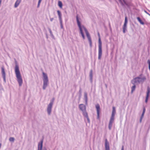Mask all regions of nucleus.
Here are the masks:
<instances>
[{
	"label": "nucleus",
	"instance_id": "nucleus-1",
	"mask_svg": "<svg viewBox=\"0 0 150 150\" xmlns=\"http://www.w3.org/2000/svg\"><path fill=\"white\" fill-rule=\"evenodd\" d=\"M15 72L19 86H20L22 85L23 80L19 70V66L16 62L15 67Z\"/></svg>",
	"mask_w": 150,
	"mask_h": 150
},
{
	"label": "nucleus",
	"instance_id": "nucleus-2",
	"mask_svg": "<svg viewBox=\"0 0 150 150\" xmlns=\"http://www.w3.org/2000/svg\"><path fill=\"white\" fill-rule=\"evenodd\" d=\"M146 79L145 77L142 74H141L139 76L133 79L131 81V83L133 84H142Z\"/></svg>",
	"mask_w": 150,
	"mask_h": 150
},
{
	"label": "nucleus",
	"instance_id": "nucleus-3",
	"mask_svg": "<svg viewBox=\"0 0 150 150\" xmlns=\"http://www.w3.org/2000/svg\"><path fill=\"white\" fill-rule=\"evenodd\" d=\"M98 59H100L102 55V44L100 34L98 33Z\"/></svg>",
	"mask_w": 150,
	"mask_h": 150
},
{
	"label": "nucleus",
	"instance_id": "nucleus-4",
	"mask_svg": "<svg viewBox=\"0 0 150 150\" xmlns=\"http://www.w3.org/2000/svg\"><path fill=\"white\" fill-rule=\"evenodd\" d=\"M76 20L77 23V25L79 28L80 33L81 34L82 36L83 39H85V36L84 35L83 29V26H84L83 25H81L80 21L79 20V19L77 16H76Z\"/></svg>",
	"mask_w": 150,
	"mask_h": 150
},
{
	"label": "nucleus",
	"instance_id": "nucleus-5",
	"mask_svg": "<svg viewBox=\"0 0 150 150\" xmlns=\"http://www.w3.org/2000/svg\"><path fill=\"white\" fill-rule=\"evenodd\" d=\"M42 75L43 81V89L44 90H45L47 86L48 82V79L47 75L46 73L43 72Z\"/></svg>",
	"mask_w": 150,
	"mask_h": 150
},
{
	"label": "nucleus",
	"instance_id": "nucleus-6",
	"mask_svg": "<svg viewBox=\"0 0 150 150\" xmlns=\"http://www.w3.org/2000/svg\"><path fill=\"white\" fill-rule=\"evenodd\" d=\"M83 30H84L86 34V36L88 38V40L89 45L90 46V47H92V40H91V37L90 36V34L89 33H88V30H87L86 28L84 27L83 26Z\"/></svg>",
	"mask_w": 150,
	"mask_h": 150
},
{
	"label": "nucleus",
	"instance_id": "nucleus-7",
	"mask_svg": "<svg viewBox=\"0 0 150 150\" xmlns=\"http://www.w3.org/2000/svg\"><path fill=\"white\" fill-rule=\"evenodd\" d=\"M79 108L82 111L83 115H85V114L87 113L86 111V107L85 105L83 104H80L79 105Z\"/></svg>",
	"mask_w": 150,
	"mask_h": 150
},
{
	"label": "nucleus",
	"instance_id": "nucleus-8",
	"mask_svg": "<svg viewBox=\"0 0 150 150\" xmlns=\"http://www.w3.org/2000/svg\"><path fill=\"white\" fill-rule=\"evenodd\" d=\"M52 102H50L48 105L47 109V111L48 115H50L51 113L52 108Z\"/></svg>",
	"mask_w": 150,
	"mask_h": 150
},
{
	"label": "nucleus",
	"instance_id": "nucleus-9",
	"mask_svg": "<svg viewBox=\"0 0 150 150\" xmlns=\"http://www.w3.org/2000/svg\"><path fill=\"white\" fill-rule=\"evenodd\" d=\"M127 17L126 16L125 18V22L123 27V31L124 33H125L127 30Z\"/></svg>",
	"mask_w": 150,
	"mask_h": 150
},
{
	"label": "nucleus",
	"instance_id": "nucleus-10",
	"mask_svg": "<svg viewBox=\"0 0 150 150\" xmlns=\"http://www.w3.org/2000/svg\"><path fill=\"white\" fill-rule=\"evenodd\" d=\"M1 74L4 82L6 83V74L4 68L3 67H1Z\"/></svg>",
	"mask_w": 150,
	"mask_h": 150
},
{
	"label": "nucleus",
	"instance_id": "nucleus-11",
	"mask_svg": "<svg viewBox=\"0 0 150 150\" xmlns=\"http://www.w3.org/2000/svg\"><path fill=\"white\" fill-rule=\"evenodd\" d=\"M96 109L97 112V119H99V113L100 111V108L99 105L98 104H96Z\"/></svg>",
	"mask_w": 150,
	"mask_h": 150
},
{
	"label": "nucleus",
	"instance_id": "nucleus-12",
	"mask_svg": "<svg viewBox=\"0 0 150 150\" xmlns=\"http://www.w3.org/2000/svg\"><path fill=\"white\" fill-rule=\"evenodd\" d=\"M105 150H110L109 143L107 139H105Z\"/></svg>",
	"mask_w": 150,
	"mask_h": 150
},
{
	"label": "nucleus",
	"instance_id": "nucleus-13",
	"mask_svg": "<svg viewBox=\"0 0 150 150\" xmlns=\"http://www.w3.org/2000/svg\"><path fill=\"white\" fill-rule=\"evenodd\" d=\"M121 5L123 6L127 5V4L125 0H118Z\"/></svg>",
	"mask_w": 150,
	"mask_h": 150
},
{
	"label": "nucleus",
	"instance_id": "nucleus-14",
	"mask_svg": "<svg viewBox=\"0 0 150 150\" xmlns=\"http://www.w3.org/2000/svg\"><path fill=\"white\" fill-rule=\"evenodd\" d=\"M21 1V0H17L15 4L14 7L15 8L17 7L20 4Z\"/></svg>",
	"mask_w": 150,
	"mask_h": 150
},
{
	"label": "nucleus",
	"instance_id": "nucleus-15",
	"mask_svg": "<svg viewBox=\"0 0 150 150\" xmlns=\"http://www.w3.org/2000/svg\"><path fill=\"white\" fill-rule=\"evenodd\" d=\"M84 97L85 101V104L87 105V104L88 98L87 94L85 92L84 93Z\"/></svg>",
	"mask_w": 150,
	"mask_h": 150
},
{
	"label": "nucleus",
	"instance_id": "nucleus-16",
	"mask_svg": "<svg viewBox=\"0 0 150 150\" xmlns=\"http://www.w3.org/2000/svg\"><path fill=\"white\" fill-rule=\"evenodd\" d=\"M150 93V88L149 87H148L147 88V91L146 92V97L147 98H149V94Z\"/></svg>",
	"mask_w": 150,
	"mask_h": 150
},
{
	"label": "nucleus",
	"instance_id": "nucleus-17",
	"mask_svg": "<svg viewBox=\"0 0 150 150\" xmlns=\"http://www.w3.org/2000/svg\"><path fill=\"white\" fill-rule=\"evenodd\" d=\"M116 113L115 108V107H112V115H115Z\"/></svg>",
	"mask_w": 150,
	"mask_h": 150
},
{
	"label": "nucleus",
	"instance_id": "nucleus-18",
	"mask_svg": "<svg viewBox=\"0 0 150 150\" xmlns=\"http://www.w3.org/2000/svg\"><path fill=\"white\" fill-rule=\"evenodd\" d=\"M113 122V121L110 120L108 126L109 129L110 130L111 129V128Z\"/></svg>",
	"mask_w": 150,
	"mask_h": 150
},
{
	"label": "nucleus",
	"instance_id": "nucleus-19",
	"mask_svg": "<svg viewBox=\"0 0 150 150\" xmlns=\"http://www.w3.org/2000/svg\"><path fill=\"white\" fill-rule=\"evenodd\" d=\"M89 76L91 82L92 81L93 78V71L92 70H91Z\"/></svg>",
	"mask_w": 150,
	"mask_h": 150
},
{
	"label": "nucleus",
	"instance_id": "nucleus-20",
	"mask_svg": "<svg viewBox=\"0 0 150 150\" xmlns=\"http://www.w3.org/2000/svg\"><path fill=\"white\" fill-rule=\"evenodd\" d=\"M137 19L141 24L143 25L144 24V23L142 21L139 17H137Z\"/></svg>",
	"mask_w": 150,
	"mask_h": 150
},
{
	"label": "nucleus",
	"instance_id": "nucleus-21",
	"mask_svg": "<svg viewBox=\"0 0 150 150\" xmlns=\"http://www.w3.org/2000/svg\"><path fill=\"white\" fill-rule=\"evenodd\" d=\"M83 115L86 118L87 120L88 121V123H90V120L88 117L87 113L86 114H85Z\"/></svg>",
	"mask_w": 150,
	"mask_h": 150
},
{
	"label": "nucleus",
	"instance_id": "nucleus-22",
	"mask_svg": "<svg viewBox=\"0 0 150 150\" xmlns=\"http://www.w3.org/2000/svg\"><path fill=\"white\" fill-rule=\"evenodd\" d=\"M58 5L59 7L62 8V2L60 1H59L58 2Z\"/></svg>",
	"mask_w": 150,
	"mask_h": 150
},
{
	"label": "nucleus",
	"instance_id": "nucleus-23",
	"mask_svg": "<svg viewBox=\"0 0 150 150\" xmlns=\"http://www.w3.org/2000/svg\"><path fill=\"white\" fill-rule=\"evenodd\" d=\"M134 85L131 88L132 90H131V93H132L135 90V88H136V86L135 85V84H133Z\"/></svg>",
	"mask_w": 150,
	"mask_h": 150
},
{
	"label": "nucleus",
	"instance_id": "nucleus-24",
	"mask_svg": "<svg viewBox=\"0 0 150 150\" xmlns=\"http://www.w3.org/2000/svg\"><path fill=\"white\" fill-rule=\"evenodd\" d=\"M57 13L59 17H62L61 13L59 11L57 10Z\"/></svg>",
	"mask_w": 150,
	"mask_h": 150
},
{
	"label": "nucleus",
	"instance_id": "nucleus-25",
	"mask_svg": "<svg viewBox=\"0 0 150 150\" xmlns=\"http://www.w3.org/2000/svg\"><path fill=\"white\" fill-rule=\"evenodd\" d=\"M14 140L15 139L13 137H11L9 138V141L11 142H13Z\"/></svg>",
	"mask_w": 150,
	"mask_h": 150
},
{
	"label": "nucleus",
	"instance_id": "nucleus-26",
	"mask_svg": "<svg viewBox=\"0 0 150 150\" xmlns=\"http://www.w3.org/2000/svg\"><path fill=\"white\" fill-rule=\"evenodd\" d=\"M114 117L115 115H111L110 120L113 121L114 119Z\"/></svg>",
	"mask_w": 150,
	"mask_h": 150
},
{
	"label": "nucleus",
	"instance_id": "nucleus-27",
	"mask_svg": "<svg viewBox=\"0 0 150 150\" xmlns=\"http://www.w3.org/2000/svg\"><path fill=\"white\" fill-rule=\"evenodd\" d=\"M145 109L144 108L143 109V112L142 113L141 115L142 117H143L144 116V113L145 112Z\"/></svg>",
	"mask_w": 150,
	"mask_h": 150
},
{
	"label": "nucleus",
	"instance_id": "nucleus-28",
	"mask_svg": "<svg viewBox=\"0 0 150 150\" xmlns=\"http://www.w3.org/2000/svg\"><path fill=\"white\" fill-rule=\"evenodd\" d=\"M147 62L149 64V68L150 70V60H148Z\"/></svg>",
	"mask_w": 150,
	"mask_h": 150
},
{
	"label": "nucleus",
	"instance_id": "nucleus-29",
	"mask_svg": "<svg viewBox=\"0 0 150 150\" xmlns=\"http://www.w3.org/2000/svg\"><path fill=\"white\" fill-rule=\"evenodd\" d=\"M3 90V88L2 87V86L1 85V84L0 83V90Z\"/></svg>",
	"mask_w": 150,
	"mask_h": 150
},
{
	"label": "nucleus",
	"instance_id": "nucleus-30",
	"mask_svg": "<svg viewBox=\"0 0 150 150\" xmlns=\"http://www.w3.org/2000/svg\"><path fill=\"white\" fill-rule=\"evenodd\" d=\"M59 19L60 21V23H62V19L61 17H59Z\"/></svg>",
	"mask_w": 150,
	"mask_h": 150
},
{
	"label": "nucleus",
	"instance_id": "nucleus-31",
	"mask_svg": "<svg viewBox=\"0 0 150 150\" xmlns=\"http://www.w3.org/2000/svg\"><path fill=\"white\" fill-rule=\"evenodd\" d=\"M41 1H38L37 7L38 8L39 7L40 4L41 3Z\"/></svg>",
	"mask_w": 150,
	"mask_h": 150
},
{
	"label": "nucleus",
	"instance_id": "nucleus-32",
	"mask_svg": "<svg viewBox=\"0 0 150 150\" xmlns=\"http://www.w3.org/2000/svg\"><path fill=\"white\" fill-rule=\"evenodd\" d=\"M148 98H147L146 97V99H145V102L146 103H147V102Z\"/></svg>",
	"mask_w": 150,
	"mask_h": 150
},
{
	"label": "nucleus",
	"instance_id": "nucleus-33",
	"mask_svg": "<svg viewBox=\"0 0 150 150\" xmlns=\"http://www.w3.org/2000/svg\"><path fill=\"white\" fill-rule=\"evenodd\" d=\"M144 11L147 14H148V15L150 16V14L149 13H148L146 10H144Z\"/></svg>",
	"mask_w": 150,
	"mask_h": 150
},
{
	"label": "nucleus",
	"instance_id": "nucleus-34",
	"mask_svg": "<svg viewBox=\"0 0 150 150\" xmlns=\"http://www.w3.org/2000/svg\"><path fill=\"white\" fill-rule=\"evenodd\" d=\"M54 98H53L52 99V100H51L50 101V102H52V103H53V102H54Z\"/></svg>",
	"mask_w": 150,
	"mask_h": 150
},
{
	"label": "nucleus",
	"instance_id": "nucleus-35",
	"mask_svg": "<svg viewBox=\"0 0 150 150\" xmlns=\"http://www.w3.org/2000/svg\"><path fill=\"white\" fill-rule=\"evenodd\" d=\"M143 117H142V116H141V117L140 119V122H141L142 120Z\"/></svg>",
	"mask_w": 150,
	"mask_h": 150
},
{
	"label": "nucleus",
	"instance_id": "nucleus-36",
	"mask_svg": "<svg viewBox=\"0 0 150 150\" xmlns=\"http://www.w3.org/2000/svg\"><path fill=\"white\" fill-rule=\"evenodd\" d=\"M60 25H61V28H63V26L62 24V23H60Z\"/></svg>",
	"mask_w": 150,
	"mask_h": 150
},
{
	"label": "nucleus",
	"instance_id": "nucleus-37",
	"mask_svg": "<svg viewBox=\"0 0 150 150\" xmlns=\"http://www.w3.org/2000/svg\"><path fill=\"white\" fill-rule=\"evenodd\" d=\"M54 19L53 18H50V21H52Z\"/></svg>",
	"mask_w": 150,
	"mask_h": 150
},
{
	"label": "nucleus",
	"instance_id": "nucleus-38",
	"mask_svg": "<svg viewBox=\"0 0 150 150\" xmlns=\"http://www.w3.org/2000/svg\"><path fill=\"white\" fill-rule=\"evenodd\" d=\"M51 35H52V31L50 29H49Z\"/></svg>",
	"mask_w": 150,
	"mask_h": 150
},
{
	"label": "nucleus",
	"instance_id": "nucleus-39",
	"mask_svg": "<svg viewBox=\"0 0 150 150\" xmlns=\"http://www.w3.org/2000/svg\"><path fill=\"white\" fill-rule=\"evenodd\" d=\"M121 150H124V146H122Z\"/></svg>",
	"mask_w": 150,
	"mask_h": 150
},
{
	"label": "nucleus",
	"instance_id": "nucleus-40",
	"mask_svg": "<svg viewBox=\"0 0 150 150\" xmlns=\"http://www.w3.org/2000/svg\"><path fill=\"white\" fill-rule=\"evenodd\" d=\"M42 1V0H39V1H40L41 2Z\"/></svg>",
	"mask_w": 150,
	"mask_h": 150
},
{
	"label": "nucleus",
	"instance_id": "nucleus-41",
	"mask_svg": "<svg viewBox=\"0 0 150 150\" xmlns=\"http://www.w3.org/2000/svg\"><path fill=\"white\" fill-rule=\"evenodd\" d=\"M18 150L17 149V150Z\"/></svg>",
	"mask_w": 150,
	"mask_h": 150
}]
</instances>
